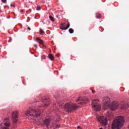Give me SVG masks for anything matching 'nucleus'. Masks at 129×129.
<instances>
[{"label": "nucleus", "instance_id": "a878e982", "mask_svg": "<svg viewBox=\"0 0 129 129\" xmlns=\"http://www.w3.org/2000/svg\"><path fill=\"white\" fill-rule=\"evenodd\" d=\"M91 90H92V92L93 94H94V93H95V91H94L92 89H91Z\"/></svg>", "mask_w": 129, "mask_h": 129}, {"label": "nucleus", "instance_id": "6ab92c4d", "mask_svg": "<svg viewBox=\"0 0 129 129\" xmlns=\"http://www.w3.org/2000/svg\"><path fill=\"white\" fill-rule=\"evenodd\" d=\"M69 33H70V34H73L74 33V30H73V29L70 28L69 30Z\"/></svg>", "mask_w": 129, "mask_h": 129}, {"label": "nucleus", "instance_id": "2eb2a0df", "mask_svg": "<svg viewBox=\"0 0 129 129\" xmlns=\"http://www.w3.org/2000/svg\"><path fill=\"white\" fill-rule=\"evenodd\" d=\"M48 58L51 61H54L55 60V57L53 56V54L51 53L48 54Z\"/></svg>", "mask_w": 129, "mask_h": 129}, {"label": "nucleus", "instance_id": "a211bd4d", "mask_svg": "<svg viewBox=\"0 0 129 129\" xmlns=\"http://www.w3.org/2000/svg\"><path fill=\"white\" fill-rule=\"evenodd\" d=\"M96 18H97V19H100V18H101V14L99 13H97L96 15Z\"/></svg>", "mask_w": 129, "mask_h": 129}, {"label": "nucleus", "instance_id": "0eeeda50", "mask_svg": "<svg viewBox=\"0 0 129 129\" xmlns=\"http://www.w3.org/2000/svg\"><path fill=\"white\" fill-rule=\"evenodd\" d=\"M98 120L102 123V125H106V124H107V119L106 118V117H99L98 118Z\"/></svg>", "mask_w": 129, "mask_h": 129}, {"label": "nucleus", "instance_id": "2f4dec72", "mask_svg": "<svg viewBox=\"0 0 129 129\" xmlns=\"http://www.w3.org/2000/svg\"><path fill=\"white\" fill-rule=\"evenodd\" d=\"M79 104H82V102H80Z\"/></svg>", "mask_w": 129, "mask_h": 129}, {"label": "nucleus", "instance_id": "9d476101", "mask_svg": "<svg viewBox=\"0 0 129 129\" xmlns=\"http://www.w3.org/2000/svg\"><path fill=\"white\" fill-rule=\"evenodd\" d=\"M66 23H63L61 24V27H60L61 30H65L69 29L70 27V24L68 23L67 26L66 27Z\"/></svg>", "mask_w": 129, "mask_h": 129}, {"label": "nucleus", "instance_id": "f8f14e48", "mask_svg": "<svg viewBox=\"0 0 129 129\" xmlns=\"http://www.w3.org/2000/svg\"><path fill=\"white\" fill-rule=\"evenodd\" d=\"M128 108V103L126 102L121 103V109H126Z\"/></svg>", "mask_w": 129, "mask_h": 129}, {"label": "nucleus", "instance_id": "423d86ee", "mask_svg": "<svg viewBox=\"0 0 129 129\" xmlns=\"http://www.w3.org/2000/svg\"><path fill=\"white\" fill-rule=\"evenodd\" d=\"M42 105L43 106H44V107H47V106H48L50 103V99L48 97H44L42 98Z\"/></svg>", "mask_w": 129, "mask_h": 129}, {"label": "nucleus", "instance_id": "9b49d317", "mask_svg": "<svg viewBox=\"0 0 129 129\" xmlns=\"http://www.w3.org/2000/svg\"><path fill=\"white\" fill-rule=\"evenodd\" d=\"M35 41H36V42H37V43H39V44L42 45V46L44 49H46V46L44 44V41H43V40H42L39 38H36L35 39Z\"/></svg>", "mask_w": 129, "mask_h": 129}, {"label": "nucleus", "instance_id": "4468645a", "mask_svg": "<svg viewBox=\"0 0 129 129\" xmlns=\"http://www.w3.org/2000/svg\"><path fill=\"white\" fill-rule=\"evenodd\" d=\"M106 116L108 117V118H112V114L110 113V112H107L106 114Z\"/></svg>", "mask_w": 129, "mask_h": 129}, {"label": "nucleus", "instance_id": "6e6552de", "mask_svg": "<svg viewBox=\"0 0 129 129\" xmlns=\"http://www.w3.org/2000/svg\"><path fill=\"white\" fill-rule=\"evenodd\" d=\"M18 114H19L18 111H14L12 113V120L14 122L18 121Z\"/></svg>", "mask_w": 129, "mask_h": 129}, {"label": "nucleus", "instance_id": "f03ea898", "mask_svg": "<svg viewBox=\"0 0 129 129\" xmlns=\"http://www.w3.org/2000/svg\"><path fill=\"white\" fill-rule=\"evenodd\" d=\"M26 116H33L34 117H38L41 114L40 109H29L25 112Z\"/></svg>", "mask_w": 129, "mask_h": 129}, {"label": "nucleus", "instance_id": "f257e3e1", "mask_svg": "<svg viewBox=\"0 0 129 129\" xmlns=\"http://www.w3.org/2000/svg\"><path fill=\"white\" fill-rule=\"evenodd\" d=\"M124 123V118L123 116H117L113 120L112 124V129H119L121 128V126L123 125Z\"/></svg>", "mask_w": 129, "mask_h": 129}, {"label": "nucleus", "instance_id": "dca6fc26", "mask_svg": "<svg viewBox=\"0 0 129 129\" xmlns=\"http://www.w3.org/2000/svg\"><path fill=\"white\" fill-rule=\"evenodd\" d=\"M61 105V104L60 103H54L53 104V106L55 107L56 109H59L60 108V106Z\"/></svg>", "mask_w": 129, "mask_h": 129}, {"label": "nucleus", "instance_id": "7c9ffc66", "mask_svg": "<svg viewBox=\"0 0 129 129\" xmlns=\"http://www.w3.org/2000/svg\"><path fill=\"white\" fill-rule=\"evenodd\" d=\"M78 129H81V127L80 126H78Z\"/></svg>", "mask_w": 129, "mask_h": 129}, {"label": "nucleus", "instance_id": "72a5a7b5", "mask_svg": "<svg viewBox=\"0 0 129 129\" xmlns=\"http://www.w3.org/2000/svg\"><path fill=\"white\" fill-rule=\"evenodd\" d=\"M100 129H103V128H102V127H100Z\"/></svg>", "mask_w": 129, "mask_h": 129}, {"label": "nucleus", "instance_id": "20e7f679", "mask_svg": "<svg viewBox=\"0 0 129 129\" xmlns=\"http://www.w3.org/2000/svg\"><path fill=\"white\" fill-rule=\"evenodd\" d=\"M109 107L110 110H115V109H117L119 107V102L114 101L109 106Z\"/></svg>", "mask_w": 129, "mask_h": 129}, {"label": "nucleus", "instance_id": "c756f323", "mask_svg": "<svg viewBox=\"0 0 129 129\" xmlns=\"http://www.w3.org/2000/svg\"><path fill=\"white\" fill-rule=\"evenodd\" d=\"M28 29L29 31H31V28L28 27Z\"/></svg>", "mask_w": 129, "mask_h": 129}, {"label": "nucleus", "instance_id": "39448f33", "mask_svg": "<svg viewBox=\"0 0 129 129\" xmlns=\"http://www.w3.org/2000/svg\"><path fill=\"white\" fill-rule=\"evenodd\" d=\"M97 100H94L92 102V107L96 111H99L101 108L100 104L96 102Z\"/></svg>", "mask_w": 129, "mask_h": 129}, {"label": "nucleus", "instance_id": "5701e85b", "mask_svg": "<svg viewBox=\"0 0 129 129\" xmlns=\"http://www.w3.org/2000/svg\"><path fill=\"white\" fill-rule=\"evenodd\" d=\"M11 6L13 7V8H16V6H15V5H14L13 4H11Z\"/></svg>", "mask_w": 129, "mask_h": 129}, {"label": "nucleus", "instance_id": "ddd939ff", "mask_svg": "<svg viewBox=\"0 0 129 129\" xmlns=\"http://www.w3.org/2000/svg\"><path fill=\"white\" fill-rule=\"evenodd\" d=\"M51 121V118H46L44 120V122L47 127H49L50 122Z\"/></svg>", "mask_w": 129, "mask_h": 129}, {"label": "nucleus", "instance_id": "b1692460", "mask_svg": "<svg viewBox=\"0 0 129 129\" xmlns=\"http://www.w3.org/2000/svg\"><path fill=\"white\" fill-rule=\"evenodd\" d=\"M42 59H46V56L45 55H42Z\"/></svg>", "mask_w": 129, "mask_h": 129}, {"label": "nucleus", "instance_id": "7ed1b4c3", "mask_svg": "<svg viewBox=\"0 0 129 129\" xmlns=\"http://www.w3.org/2000/svg\"><path fill=\"white\" fill-rule=\"evenodd\" d=\"M78 107L75 104L72 103H67L64 105V110L67 112H69L71 113V112H73V111H75L77 110Z\"/></svg>", "mask_w": 129, "mask_h": 129}, {"label": "nucleus", "instance_id": "bb28decb", "mask_svg": "<svg viewBox=\"0 0 129 129\" xmlns=\"http://www.w3.org/2000/svg\"><path fill=\"white\" fill-rule=\"evenodd\" d=\"M59 127H60V125H56V128H59Z\"/></svg>", "mask_w": 129, "mask_h": 129}, {"label": "nucleus", "instance_id": "1a4fd4ad", "mask_svg": "<svg viewBox=\"0 0 129 129\" xmlns=\"http://www.w3.org/2000/svg\"><path fill=\"white\" fill-rule=\"evenodd\" d=\"M3 123H0V125L3 126V124H4L6 127H9L11 125V122H10V120H9V118H6L3 121Z\"/></svg>", "mask_w": 129, "mask_h": 129}, {"label": "nucleus", "instance_id": "4be33fe9", "mask_svg": "<svg viewBox=\"0 0 129 129\" xmlns=\"http://www.w3.org/2000/svg\"><path fill=\"white\" fill-rule=\"evenodd\" d=\"M36 10H37V11H40V10H41V7L37 6L36 8Z\"/></svg>", "mask_w": 129, "mask_h": 129}, {"label": "nucleus", "instance_id": "f3484780", "mask_svg": "<svg viewBox=\"0 0 129 129\" xmlns=\"http://www.w3.org/2000/svg\"><path fill=\"white\" fill-rule=\"evenodd\" d=\"M77 102H78V101H84V99H83V98L80 97L77 100Z\"/></svg>", "mask_w": 129, "mask_h": 129}, {"label": "nucleus", "instance_id": "473e14b6", "mask_svg": "<svg viewBox=\"0 0 129 129\" xmlns=\"http://www.w3.org/2000/svg\"><path fill=\"white\" fill-rule=\"evenodd\" d=\"M21 12H23V10H21Z\"/></svg>", "mask_w": 129, "mask_h": 129}, {"label": "nucleus", "instance_id": "c85d7f7f", "mask_svg": "<svg viewBox=\"0 0 129 129\" xmlns=\"http://www.w3.org/2000/svg\"><path fill=\"white\" fill-rule=\"evenodd\" d=\"M34 47H35L36 48H38V45L34 44Z\"/></svg>", "mask_w": 129, "mask_h": 129}, {"label": "nucleus", "instance_id": "393cba45", "mask_svg": "<svg viewBox=\"0 0 129 129\" xmlns=\"http://www.w3.org/2000/svg\"><path fill=\"white\" fill-rule=\"evenodd\" d=\"M1 128L2 129H9V128L6 127H2Z\"/></svg>", "mask_w": 129, "mask_h": 129}, {"label": "nucleus", "instance_id": "aec40b11", "mask_svg": "<svg viewBox=\"0 0 129 129\" xmlns=\"http://www.w3.org/2000/svg\"><path fill=\"white\" fill-rule=\"evenodd\" d=\"M49 19L51 21H52V22H55V19H54V18H53V17H52L51 16H49Z\"/></svg>", "mask_w": 129, "mask_h": 129}, {"label": "nucleus", "instance_id": "cd10ccee", "mask_svg": "<svg viewBox=\"0 0 129 129\" xmlns=\"http://www.w3.org/2000/svg\"><path fill=\"white\" fill-rule=\"evenodd\" d=\"M2 3H7V0H2Z\"/></svg>", "mask_w": 129, "mask_h": 129}, {"label": "nucleus", "instance_id": "412c9836", "mask_svg": "<svg viewBox=\"0 0 129 129\" xmlns=\"http://www.w3.org/2000/svg\"><path fill=\"white\" fill-rule=\"evenodd\" d=\"M40 35H42V34H45V32H44V31L42 29H40Z\"/></svg>", "mask_w": 129, "mask_h": 129}]
</instances>
